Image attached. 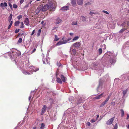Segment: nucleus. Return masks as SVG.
Segmentation results:
<instances>
[{
    "label": "nucleus",
    "instance_id": "35",
    "mask_svg": "<svg viewBox=\"0 0 129 129\" xmlns=\"http://www.w3.org/2000/svg\"><path fill=\"white\" fill-rule=\"evenodd\" d=\"M81 18L83 21L84 22L86 21V18L84 16H82Z\"/></svg>",
    "mask_w": 129,
    "mask_h": 129
},
{
    "label": "nucleus",
    "instance_id": "6",
    "mask_svg": "<svg viewBox=\"0 0 129 129\" xmlns=\"http://www.w3.org/2000/svg\"><path fill=\"white\" fill-rule=\"evenodd\" d=\"M115 118L114 117H113L109 119L106 122V123L107 125H109L111 124L113 122Z\"/></svg>",
    "mask_w": 129,
    "mask_h": 129
},
{
    "label": "nucleus",
    "instance_id": "59",
    "mask_svg": "<svg viewBox=\"0 0 129 129\" xmlns=\"http://www.w3.org/2000/svg\"><path fill=\"white\" fill-rule=\"evenodd\" d=\"M28 5H26L25 6H24V8H26L27 7H28Z\"/></svg>",
    "mask_w": 129,
    "mask_h": 129
},
{
    "label": "nucleus",
    "instance_id": "12",
    "mask_svg": "<svg viewBox=\"0 0 129 129\" xmlns=\"http://www.w3.org/2000/svg\"><path fill=\"white\" fill-rule=\"evenodd\" d=\"M65 44V43L63 41H60L58 42L56 44V45L57 46H58Z\"/></svg>",
    "mask_w": 129,
    "mask_h": 129
},
{
    "label": "nucleus",
    "instance_id": "1",
    "mask_svg": "<svg viewBox=\"0 0 129 129\" xmlns=\"http://www.w3.org/2000/svg\"><path fill=\"white\" fill-rule=\"evenodd\" d=\"M20 55V52L15 49H12L9 52V56L10 58L13 60L14 59L15 62L16 60L19 58Z\"/></svg>",
    "mask_w": 129,
    "mask_h": 129
},
{
    "label": "nucleus",
    "instance_id": "10",
    "mask_svg": "<svg viewBox=\"0 0 129 129\" xmlns=\"http://www.w3.org/2000/svg\"><path fill=\"white\" fill-rule=\"evenodd\" d=\"M103 93L95 97L94 98V99H99L103 97Z\"/></svg>",
    "mask_w": 129,
    "mask_h": 129
},
{
    "label": "nucleus",
    "instance_id": "25",
    "mask_svg": "<svg viewBox=\"0 0 129 129\" xmlns=\"http://www.w3.org/2000/svg\"><path fill=\"white\" fill-rule=\"evenodd\" d=\"M106 103L105 101L103 102L100 105V107H103Z\"/></svg>",
    "mask_w": 129,
    "mask_h": 129
},
{
    "label": "nucleus",
    "instance_id": "53",
    "mask_svg": "<svg viewBox=\"0 0 129 129\" xmlns=\"http://www.w3.org/2000/svg\"><path fill=\"white\" fill-rule=\"evenodd\" d=\"M99 115H96V119L95 120H98V118H99Z\"/></svg>",
    "mask_w": 129,
    "mask_h": 129
},
{
    "label": "nucleus",
    "instance_id": "21",
    "mask_svg": "<svg viewBox=\"0 0 129 129\" xmlns=\"http://www.w3.org/2000/svg\"><path fill=\"white\" fill-rule=\"evenodd\" d=\"M41 9L40 8H37L36 11V13L37 14L39 13Z\"/></svg>",
    "mask_w": 129,
    "mask_h": 129
},
{
    "label": "nucleus",
    "instance_id": "32",
    "mask_svg": "<svg viewBox=\"0 0 129 129\" xmlns=\"http://www.w3.org/2000/svg\"><path fill=\"white\" fill-rule=\"evenodd\" d=\"M45 126L44 124L43 123L41 124V126L40 127V129H43Z\"/></svg>",
    "mask_w": 129,
    "mask_h": 129
},
{
    "label": "nucleus",
    "instance_id": "15",
    "mask_svg": "<svg viewBox=\"0 0 129 129\" xmlns=\"http://www.w3.org/2000/svg\"><path fill=\"white\" fill-rule=\"evenodd\" d=\"M0 6L1 7H6L7 6V4L6 2H5L4 3H1Z\"/></svg>",
    "mask_w": 129,
    "mask_h": 129
},
{
    "label": "nucleus",
    "instance_id": "47",
    "mask_svg": "<svg viewBox=\"0 0 129 129\" xmlns=\"http://www.w3.org/2000/svg\"><path fill=\"white\" fill-rule=\"evenodd\" d=\"M57 65L58 66V67H60L61 66V64L60 63L58 62L57 63Z\"/></svg>",
    "mask_w": 129,
    "mask_h": 129
},
{
    "label": "nucleus",
    "instance_id": "31",
    "mask_svg": "<svg viewBox=\"0 0 129 129\" xmlns=\"http://www.w3.org/2000/svg\"><path fill=\"white\" fill-rule=\"evenodd\" d=\"M99 53L100 55L101 54L102 52V48H100L99 49Z\"/></svg>",
    "mask_w": 129,
    "mask_h": 129
},
{
    "label": "nucleus",
    "instance_id": "26",
    "mask_svg": "<svg viewBox=\"0 0 129 129\" xmlns=\"http://www.w3.org/2000/svg\"><path fill=\"white\" fill-rule=\"evenodd\" d=\"M79 38V37L78 36L75 37L73 39L72 41H75L77 40Z\"/></svg>",
    "mask_w": 129,
    "mask_h": 129
},
{
    "label": "nucleus",
    "instance_id": "24",
    "mask_svg": "<svg viewBox=\"0 0 129 129\" xmlns=\"http://www.w3.org/2000/svg\"><path fill=\"white\" fill-rule=\"evenodd\" d=\"M120 111L121 112V116L122 117H123L124 116V112L123 110L122 109H120Z\"/></svg>",
    "mask_w": 129,
    "mask_h": 129
},
{
    "label": "nucleus",
    "instance_id": "13",
    "mask_svg": "<svg viewBox=\"0 0 129 129\" xmlns=\"http://www.w3.org/2000/svg\"><path fill=\"white\" fill-rule=\"evenodd\" d=\"M69 9V7L68 6H64L62 7L61 10H67Z\"/></svg>",
    "mask_w": 129,
    "mask_h": 129
},
{
    "label": "nucleus",
    "instance_id": "39",
    "mask_svg": "<svg viewBox=\"0 0 129 129\" xmlns=\"http://www.w3.org/2000/svg\"><path fill=\"white\" fill-rule=\"evenodd\" d=\"M13 23V21H11L10 22V25H9V29L10 28L11 26H12V24Z\"/></svg>",
    "mask_w": 129,
    "mask_h": 129
},
{
    "label": "nucleus",
    "instance_id": "56",
    "mask_svg": "<svg viewBox=\"0 0 129 129\" xmlns=\"http://www.w3.org/2000/svg\"><path fill=\"white\" fill-rule=\"evenodd\" d=\"M127 117L126 118V119H128L129 118V115L128 114H127Z\"/></svg>",
    "mask_w": 129,
    "mask_h": 129
},
{
    "label": "nucleus",
    "instance_id": "28",
    "mask_svg": "<svg viewBox=\"0 0 129 129\" xmlns=\"http://www.w3.org/2000/svg\"><path fill=\"white\" fill-rule=\"evenodd\" d=\"M43 63L44 64H46V63H48V62H47V60L46 59H45L43 58Z\"/></svg>",
    "mask_w": 129,
    "mask_h": 129
},
{
    "label": "nucleus",
    "instance_id": "41",
    "mask_svg": "<svg viewBox=\"0 0 129 129\" xmlns=\"http://www.w3.org/2000/svg\"><path fill=\"white\" fill-rule=\"evenodd\" d=\"M72 51L73 54H75L76 52V49H74L72 50Z\"/></svg>",
    "mask_w": 129,
    "mask_h": 129
},
{
    "label": "nucleus",
    "instance_id": "43",
    "mask_svg": "<svg viewBox=\"0 0 129 129\" xmlns=\"http://www.w3.org/2000/svg\"><path fill=\"white\" fill-rule=\"evenodd\" d=\"M118 127L117 126V124L116 123L115 124V125L114 126V128H113V129H117Z\"/></svg>",
    "mask_w": 129,
    "mask_h": 129
},
{
    "label": "nucleus",
    "instance_id": "8",
    "mask_svg": "<svg viewBox=\"0 0 129 129\" xmlns=\"http://www.w3.org/2000/svg\"><path fill=\"white\" fill-rule=\"evenodd\" d=\"M62 20L61 19L59 18H57L55 22V23L56 24H58L60 23L61 22Z\"/></svg>",
    "mask_w": 129,
    "mask_h": 129
},
{
    "label": "nucleus",
    "instance_id": "14",
    "mask_svg": "<svg viewBox=\"0 0 129 129\" xmlns=\"http://www.w3.org/2000/svg\"><path fill=\"white\" fill-rule=\"evenodd\" d=\"M60 77L63 82H64L66 81V78L63 75H61L60 76Z\"/></svg>",
    "mask_w": 129,
    "mask_h": 129
},
{
    "label": "nucleus",
    "instance_id": "9",
    "mask_svg": "<svg viewBox=\"0 0 129 129\" xmlns=\"http://www.w3.org/2000/svg\"><path fill=\"white\" fill-rule=\"evenodd\" d=\"M47 108L46 106V105H44L42 109V115H43V114L46 111V110Z\"/></svg>",
    "mask_w": 129,
    "mask_h": 129
},
{
    "label": "nucleus",
    "instance_id": "5",
    "mask_svg": "<svg viewBox=\"0 0 129 129\" xmlns=\"http://www.w3.org/2000/svg\"><path fill=\"white\" fill-rule=\"evenodd\" d=\"M53 5L52 3L50 4L49 5H46L43 7L41 9V10L42 11H45L48 9H51V8L53 7Z\"/></svg>",
    "mask_w": 129,
    "mask_h": 129
},
{
    "label": "nucleus",
    "instance_id": "51",
    "mask_svg": "<svg viewBox=\"0 0 129 129\" xmlns=\"http://www.w3.org/2000/svg\"><path fill=\"white\" fill-rule=\"evenodd\" d=\"M90 4H91V3H89V2L85 4V5H90Z\"/></svg>",
    "mask_w": 129,
    "mask_h": 129
},
{
    "label": "nucleus",
    "instance_id": "40",
    "mask_svg": "<svg viewBox=\"0 0 129 129\" xmlns=\"http://www.w3.org/2000/svg\"><path fill=\"white\" fill-rule=\"evenodd\" d=\"M102 12H103V13H106V14H109V12L106 11H105L104 10H103L102 11Z\"/></svg>",
    "mask_w": 129,
    "mask_h": 129
},
{
    "label": "nucleus",
    "instance_id": "55",
    "mask_svg": "<svg viewBox=\"0 0 129 129\" xmlns=\"http://www.w3.org/2000/svg\"><path fill=\"white\" fill-rule=\"evenodd\" d=\"M73 98L72 97H70L69 98V101H72V99Z\"/></svg>",
    "mask_w": 129,
    "mask_h": 129
},
{
    "label": "nucleus",
    "instance_id": "29",
    "mask_svg": "<svg viewBox=\"0 0 129 129\" xmlns=\"http://www.w3.org/2000/svg\"><path fill=\"white\" fill-rule=\"evenodd\" d=\"M71 24L72 25H77V21H73L71 23Z\"/></svg>",
    "mask_w": 129,
    "mask_h": 129
},
{
    "label": "nucleus",
    "instance_id": "37",
    "mask_svg": "<svg viewBox=\"0 0 129 129\" xmlns=\"http://www.w3.org/2000/svg\"><path fill=\"white\" fill-rule=\"evenodd\" d=\"M34 93H32L31 94V95L29 96V97L28 99L30 101V100L31 98L32 97V96H33L34 95Z\"/></svg>",
    "mask_w": 129,
    "mask_h": 129
},
{
    "label": "nucleus",
    "instance_id": "52",
    "mask_svg": "<svg viewBox=\"0 0 129 129\" xmlns=\"http://www.w3.org/2000/svg\"><path fill=\"white\" fill-rule=\"evenodd\" d=\"M35 30H34L32 32V33H31V35H32L33 34H34L35 33Z\"/></svg>",
    "mask_w": 129,
    "mask_h": 129
},
{
    "label": "nucleus",
    "instance_id": "4",
    "mask_svg": "<svg viewBox=\"0 0 129 129\" xmlns=\"http://www.w3.org/2000/svg\"><path fill=\"white\" fill-rule=\"evenodd\" d=\"M121 25L123 27V28L119 31L120 33H122L125 30L127 29H128V31H129V22H125L122 24Z\"/></svg>",
    "mask_w": 129,
    "mask_h": 129
},
{
    "label": "nucleus",
    "instance_id": "48",
    "mask_svg": "<svg viewBox=\"0 0 129 129\" xmlns=\"http://www.w3.org/2000/svg\"><path fill=\"white\" fill-rule=\"evenodd\" d=\"M19 31V29H16V30H15V33H17Z\"/></svg>",
    "mask_w": 129,
    "mask_h": 129
},
{
    "label": "nucleus",
    "instance_id": "11",
    "mask_svg": "<svg viewBox=\"0 0 129 129\" xmlns=\"http://www.w3.org/2000/svg\"><path fill=\"white\" fill-rule=\"evenodd\" d=\"M29 22L28 18H26L24 21V23L26 25L28 26L29 25Z\"/></svg>",
    "mask_w": 129,
    "mask_h": 129
},
{
    "label": "nucleus",
    "instance_id": "33",
    "mask_svg": "<svg viewBox=\"0 0 129 129\" xmlns=\"http://www.w3.org/2000/svg\"><path fill=\"white\" fill-rule=\"evenodd\" d=\"M41 29H39L38 30V33L37 34V36H39L40 35L41 31Z\"/></svg>",
    "mask_w": 129,
    "mask_h": 129
},
{
    "label": "nucleus",
    "instance_id": "22",
    "mask_svg": "<svg viewBox=\"0 0 129 129\" xmlns=\"http://www.w3.org/2000/svg\"><path fill=\"white\" fill-rule=\"evenodd\" d=\"M20 23V21H16L14 23L15 26H17Z\"/></svg>",
    "mask_w": 129,
    "mask_h": 129
},
{
    "label": "nucleus",
    "instance_id": "63",
    "mask_svg": "<svg viewBox=\"0 0 129 129\" xmlns=\"http://www.w3.org/2000/svg\"><path fill=\"white\" fill-rule=\"evenodd\" d=\"M104 49H105L106 48V46L105 45H104Z\"/></svg>",
    "mask_w": 129,
    "mask_h": 129
},
{
    "label": "nucleus",
    "instance_id": "58",
    "mask_svg": "<svg viewBox=\"0 0 129 129\" xmlns=\"http://www.w3.org/2000/svg\"><path fill=\"white\" fill-rule=\"evenodd\" d=\"M72 39V38H68L67 40H68V42L71 39Z\"/></svg>",
    "mask_w": 129,
    "mask_h": 129
},
{
    "label": "nucleus",
    "instance_id": "45",
    "mask_svg": "<svg viewBox=\"0 0 129 129\" xmlns=\"http://www.w3.org/2000/svg\"><path fill=\"white\" fill-rule=\"evenodd\" d=\"M22 16L21 15H19L17 17L18 19L19 20L21 18H22Z\"/></svg>",
    "mask_w": 129,
    "mask_h": 129
},
{
    "label": "nucleus",
    "instance_id": "44",
    "mask_svg": "<svg viewBox=\"0 0 129 129\" xmlns=\"http://www.w3.org/2000/svg\"><path fill=\"white\" fill-rule=\"evenodd\" d=\"M8 56V54L7 53H6L4 55V57L5 58H7Z\"/></svg>",
    "mask_w": 129,
    "mask_h": 129
},
{
    "label": "nucleus",
    "instance_id": "36",
    "mask_svg": "<svg viewBox=\"0 0 129 129\" xmlns=\"http://www.w3.org/2000/svg\"><path fill=\"white\" fill-rule=\"evenodd\" d=\"M21 26H20V27L21 28H23L24 27V25L23 23L22 22H21Z\"/></svg>",
    "mask_w": 129,
    "mask_h": 129
},
{
    "label": "nucleus",
    "instance_id": "20",
    "mask_svg": "<svg viewBox=\"0 0 129 129\" xmlns=\"http://www.w3.org/2000/svg\"><path fill=\"white\" fill-rule=\"evenodd\" d=\"M96 14V12H93L91 10L89 12V14L90 15H91V16H93L94 14Z\"/></svg>",
    "mask_w": 129,
    "mask_h": 129
},
{
    "label": "nucleus",
    "instance_id": "54",
    "mask_svg": "<svg viewBox=\"0 0 129 129\" xmlns=\"http://www.w3.org/2000/svg\"><path fill=\"white\" fill-rule=\"evenodd\" d=\"M96 121V120H95L94 119H92L91 120V122L93 123L94 122Z\"/></svg>",
    "mask_w": 129,
    "mask_h": 129
},
{
    "label": "nucleus",
    "instance_id": "7",
    "mask_svg": "<svg viewBox=\"0 0 129 129\" xmlns=\"http://www.w3.org/2000/svg\"><path fill=\"white\" fill-rule=\"evenodd\" d=\"M80 45V43L79 42H77L73 44V46L75 48L78 47Z\"/></svg>",
    "mask_w": 129,
    "mask_h": 129
},
{
    "label": "nucleus",
    "instance_id": "64",
    "mask_svg": "<svg viewBox=\"0 0 129 129\" xmlns=\"http://www.w3.org/2000/svg\"><path fill=\"white\" fill-rule=\"evenodd\" d=\"M44 23V21H42L41 22V23L42 24H43Z\"/></svg>",
    "mask_w": 129,
    "mask_h": 129
},
{
    "label": "nucleus",
    "instance_id": "62",
    "mask_svg": "<svg viewBox=\"0 0 129 129\" xmlns=\"http://www.w3.org/2000/svg\"><path fill=\"white\" fill-rule=\"evenodd\" d=\"M33 129H36V127L35 126H34L33 127Z\"/></svg>",
    "mask_w": 129,
    "mask_h": 129
},
{
    "label": "nucleus",
    "instance_id": "16",
    "mask_svg": "<svg viewBox=\"0 0 129 129\" xmlns=\"http://www.w3.org/2000/svg\"><path fill=\"white\" fill-rule=\"evenodd\" d=\"M56 81L57 82L61 84L62 83V81L61 80L60 78L56 76Z\"/></svg>",
    "mask_w": 129,
    "mask_h": 129
},
{
    "label": "nucleus",
    "instance_id": "3",
    "mask_svg": "<svg viewBox=\"0 0 129 129\" xmlns=\"http://www.w3.org/2000/svg\"><path fill=\"white\" fill-rule=\"evenodd\" d=\"M29 72L25 70H23L22 72L24 74L26 75H30L33 73V72H36L39 70V68H35L33 66H30L28 69Z\"/></svg>",
    "mask_w": 129,
    "mask_h": 129
},
{
    "label": "nucleus",
    "instance_id": "57",
    "mask_svg": "<svg viewBox=\"0 0 129 129\" xmlns=\"http://www.w3.org/2000/svg\"><path fill=\"white\" fill-rule=\"evenodd\" d=\"M24 0H20V3L21 4L22 3H23L24 2Z\"/></svg>",
    "mask_w": 129,
    "mask_h": 129
},
{
    "label": "nucleus",
    "instance_id": "50",
    "mask_svg": "<svg viewBox=\"0 0 129 129\" xmlns=\"http://www.w3.org/2000/svg\"><path fill=\"white\" fill-rule=\"evenodd\" d=\"M86 125L89 126L90 125V123L89 122H88L86 123Z\"/></svg>",
    "mask_w": 129,
    "mask_h": 129
},
{
    "label": "nucleus",
    "instance_id": "38",
    "mask_svg": "<svg viewBox=\"0 0 129 129\" xmlns=\"http://www.w3.org/2000/svg\"><path fill=\"white\" fill-rule=\"evenodd\" d=\"M110 98V96H109L107 98L105 101H104L106 103L108 101Z\"/></svg>",
    "mask_w": 129,
    "mask_h": 129
},
{
    "label": "nucleus",
    "instance_id": "27",
    "mask_svg": "<svg viewBox=\"0 0 129 129\" xmlns=\"http://www.w3.org/2000/svg\"><path fill=\"white\" fill-rule=\"evenodd\" d=\"M127 91V89L124 90L123 91V96H125V94L126 93Z\"/></svg>",
    "mask_w": 129,
    "mask_h": 129
},
{
    "label": "nucleus",
    "instance_id": "17",
    "mask_svg": "<svg viewBox=\"0 0 129 129\" xmlns=\"http://www.w3.org/2000/svg\"><path fill=\"white\" fill-rule=\"evenodd\" d=\"M83 2V0H77V3L79 5H81L82 4Z\"/></svg>",
    "mask_w": 129,
    "mask_h": 129
},
{
    "label": "nucleus",
    "instance_id": "19",
    "mask_svg": "<svg viewBox=\"0 0 129 129\" xmlns=\"http://www.w3.org/2000/svg\"><path fill=\"white\" fill-rule=\"evenodd\" d=\"M120 81L118 79L116 78L114 80V82L115 84H117L118 82H119Z\"/></svg>",
    "mask_w": 129,
    "mask_h": 129
},
{
    "label": "nucleus",
    "instance_id": "2",
    "mask_svg": "<svg viewBox=\"0 0 129 129\" xmlns=\"http://www.w3.org/2000/svg\"><path fill=\"white\" fill-rule=\"evenodd\" d=\"M116 55L113 53L109 51L105 53L103 56V58H108L109 59L110 62L111 64L115 63L116 62Z\"/></svg>",
    "mask_w": 129,
    "mask_h": 129
},
{
    "label": "nucleus",
    "instance_id": "46",
    "mask_svg": "<svg viewBox=\"0 0 129 129\" xmlns=\"http://www.w3.org/2000/svg\"><path fill=\"white\" fill-rule=\"evenodd\" d=\"M9 6L10 8L12 9L13 8L12 5L11 4L9 3Z\"/></svg>",
    "mask_w": 129,
    "mask_h": 129
},
{
    "label": "nucleus",
    "instance_id": "49",
    "mask_svg": "<svg viewBox=\"0 0 129 129\" xmlns=\"http://www.w3.org/2000/svg\"><path fill=\"white\" fill-rule=\"evenodd\" d=\"M12 14H11L10 16H9V18L10 19V20H11L12 18Z\"/></svg>",
    "mask_w": 129,
    "mask_h": 129
},
{
    "label": "nucleus",
    "instance_id": "42",
    "mask_svg": "<svg viewBox=\"0 0 129 129\" xmlns=\"http://www.w3.org/2000/svg\"><path fill=\"white\" fill-rule=\"evenodd\" d=\"M13 7L14 8H16L17 7V6L16 4H14L13 6Z\"/></svg>",
    "mask_w": 129,
    "mask_h": 129
},
{
    "label": "nucleus",
    "instance_id": "60",
    "mask_svg": "<svg viewBox=\"0 0 129 129\" xmlns=\"http://www.w3.org/2000/svg\"><path fill=\"white\" fill-rule=\"evenodd\" d=\"M69 34L71 36H73V33H70Z\"/></svg>",
    "mask_w": 129,
    "mask_h": 129
},
{
    "label": "nucleus",
    "instance_id": "23",
    "mask_svg": "<svg viewBox=\"0 0 129 129\" xmlns=\"http://www.w3.org/2000/svg\"><path fill=\"white\" fill-rule=\"evenodd\" d=\"M59 39V38L58 37L57 35H55V38L54 41H57Z\"/></svg>",
    "mask_w": 129,
    "mask_h": 129
},
{
    "label": "nucleus",
    "instance_id": "30",
    "mask_svg": "<svg viewBox=\"0 0 129 129\" xmlns=\"http://www.w3.org/2000/svg\"><path fill=\"white\" fill-rule=\"evenodd\" d=\"M62 40H63V41L65 43V44L67 43L68 42L67 40H65L64 38V37H63L62 38Z\"/></svg>",
    "mask_w": 129,
    "mask_h": 129
},
{
    "label": "nucleus",
    "instance_id": "61",
    "mask_svg": "<svg viewBox=\"0 0 129 129\" xmlns=\"http://www.w3.org/2000/svg\"><path fill=\"white\" fill-rule=\"evenodd\" d=\"M36 50V49H33V52H32V53H33V52H34Z\"/></svg>",
    "mask_w": 129,
    "mask_h": 129
},
{
    "label": "nucleus",
    "instance_id": "34",
    "mask_svg": "<svg viewBox=\"0 0 129 129\" xmlns=\"http://www.w3.org/2000/svg\"><path fill=\"white\" fill-rule=\"evenodd\" d=\"M22 42V39L21 38H20L19 39L18 41L17 42V44H18L21 43Z\"/></svg>",
    "mask_w": 129,
    "mask_h": 129
},
{
    "label": "nucleus",
    "instance_id": "18",
    "mask_svg": "<svg viewBox=\"0 0 129 129\" xmlns=\"http://www.w3.org/2000/svg\"><path fill=\"white\" fill-rule=\"evenodd\" d=\"M71 3L73 6H75L76 5V0H71Z\"/></svg>",
    "mask_w": 129,
    "mask_h": 129
}]
</instances>
